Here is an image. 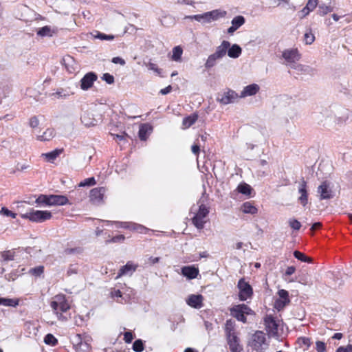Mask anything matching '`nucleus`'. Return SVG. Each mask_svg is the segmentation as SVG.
Instances as JSON below:
<instances>
[{"instance_id": "obj_1", "label": "nucleus", "mask_w": 352, "mask_h": 352, "mask_svg": "<svg viewBox=\"0 0 352 352\" xmlns=\"http://www.w3.org/2000/svg\"><path fill=\"white\" fill-rule=\"evenodd\" d=\"M227 14L226 10L217 9L210 12H206L201 14H195L194 20L201 23L203 25L210 23L220 19L224 18Z\"/></svg>"}, {"instance_id": "obj_2", "label": "nucleus", "mask_w": 352, "mask_h": 352, "mask_svg": "<svg viewBox=\"0 0 352 352\" xmlns=\"http://www.w3.org/2000/svg\"><path fill=\"white\" fill-rule=\"evenodd\" d=\"M250 345L258 352H264L269 346V340L263 331H257L252 336Z\"/></svg>"}, {"instance_id": "obj_3", "label": "nucleus", "mask_w": 352, "mask_h": 352, "mask_svg": "<svg viewBox=\"0 0 352 352\" xmlns=\"http://www.w3.org/2000/svg\"><path fill=\"white\" fill-rule=\"evenodd\" d=\"M52 215L47 210H36L31 208L28 212L21 214L23 219H28L32 222L42 223L50 219Z\"/></svg>"}, {"instance_id": "obj_4", "label": "nucleus", "mask_w": 352, "mask_h": 352, "mask_svg": "<svg viewBox=\"0 0 352 352\" xmlns=\"http://www.w3.org/2000/svg\"><path fill=\"white\" fill-rule=\"evenodd\" d=\"M284 64L291 68L301 58V54L297 48L286 49L282 52Z\"/></svg>"}, {"instance_id": "obj_5", "label": "nucleus", "mask_w": 352, "mask_h": 352, "mask_svg": "<svg viewBox=\"0 0 352 352\" xmlns=\"http://www.w3.org/2000/svg\"><path fill=\"white\" fill-rule=\"evenodd\" d=\"M50 305L55 313L56 314H59L60 315L63 312H66L70 308L65 296L63 294L55 296L51 302Z\"/></svg>"}, {"instance_id": "obj_6", "label": "nucleus", "mask_w": 352, "mask_h": 352, "mask_svg": "<svg viewBox=\"0 0 352 352\" xmlns=\"http://www.w3.org/2000/svg\"><path fill=\"white\" fill-rule=\"evenodd\" d=\"M280 322L281 320L278 318L272 315H267L264 318V324L268 334L272 336H277Z\"/></svg>"}, {"instance_id": "obj_7", "label": "nucleus", "mask_w": 352, "mask_h": 352, "mask_svg": "<svg viewBox=\"0 0 352 352\" xmlns=\"http://www.w3.org/2000/svg\"><path fill=\"white\" fill-rule=\"evenodd\" d=\"M251 314V309L245 304L237 305L230 309L231 316L236 318L239 321H241L244 323L246 322V317L245 315H249Z\"/></svg>"}, {"instance_id": "obj_8", "label": "nucleus", "mask_w": 352, "mask_h": 352, "mask_svg": "<svg viewBox=\"0 0 352 352\" xmlns=\"http://www.w3.org/2000/svg\"><path fill=\"white\" fill-rule=\"evenodd\" d=\"M209 210L208 208L201 204L199 206V211L192 219V223L197 229H202L206 223L205 218L207 217Z\"/></svg>"}, {"instance_id": "obj_9", "label": "nucleus", "mask_w": 352, "mask_h": 352, "mask_svg": "<svg viewBox=\"0 0 352 352\" xmlns=\"http://www.w3.org/2000/svg\"><path fill=\"white\" fill-rule=\"evenodd\" d=\"M237 287L239 289V297L241 300L244 301L252 297L253 294L252 288L243 278H241L239 280Z\"/></svg>"}, {"instance_id": "obj_10", "label": "nucleus", "mask_w": 352, "mask_h": 352, "mask_svg": "<svg viewBox=\"0 0 352 352\" xmlns=\"http://www.w3.org/2000/svg\"><path fill=\"white\" fill-rule=\"evenodd\" d=\"M240 96L236 92L232 89H228L222 94H220L217 100L223 104H228L234 102Z\"/></svg>"}, {"instance_id": "obj_11", "label": "nucleus", "mask_w": 352, "mask_h": 352, "mask_svg": "<svg viewBox=\"0 0 352 352\" xmlns=\"http://www.w3.org/2000/svg\"><path fill=\"white\" fill-rule=\"evenodd\" d=\"M106 192V188L104 187L95 188L90 191V200L95 204H102L103 201V197Z\"/></svg>"}, {"instance_id": "obj_12", "label": "nucleus", "mask_w": 352, "mask_h": 352, "mask_svg": "<svg viewBox=\"0 0 352 352\" xmlns=\"http://www.w3.org/2000/svg\"><path fill=\"white\" fill-rule=\"evenodd\" d=\"M204 297L201 294H191L186 300L187 305L195 309L203 307Z\"/></svg>"}, {"instance_id": "obj_13", "label": "nucleus", "mask_w": 352, "mask_h": 352, "mask_svg": "<svg viewBox=\"0 0 352 352\" xmlns=\"http://www.w3.org/2000/svg\"><path fill=\"white\" fill-rule=\"evenodd\" d=\"M298 191L300 194L298 201L305 207L308 204V192L307 189V182L303 179L299 184Z\"/></svg>"}, {"instance_id": "obj_14", "label": "nucleus", "mask_w": 352, "mask_h": 352, "mask_svg": "<svg viewBox=\"0 0 352 352\" xmlns=\"http://www.w3.org/2000/svg\"><path fill=\"white\" fill-rule=\"evenodd\" d=\"M138 267V264H135L132 261H128L125 265L120 268L116 278L118 279L122 276H131L135 272Z\"/></svg>"}, {"instance_id": "obj_15", "label": "nucleus", "mask_w": 352, "mask_h": 352, "mask_svg": "<svg viewBox=\"0 0 352 352\" xmlns=\"http://www.w3.org/2000/svg\"><path fill=\"white\" fill-rule=\"evenodd\" d=\"M96 80L97 76L94 72L87 73L80 80V88L83 90H87L92 87Z\"/></svg>"}, {"instance_id": "obj_16", "label": "nucleus", "mask_w": 352, "mask_h": 352, "mask_svg": "<svg viewBox=\"0 0 352 352\" xmlns=\"http://www.w3.org/2000/svg\"><path fill=\"white\" fill-rule=\"evenodd\" d=\"M226 336L230 351L232 352H241L242 348L239 344V340L236 333Z\"/></svg>"}, {"instance_id": "obj_17", "label": "nucleus", "mask_w": 352, "mask_h": 352, "mask_svg": "<svg viewBox=\"0 0 352 352\" xmlns=\"http://www.w3.org/2000/svg\"><path fill=\"white\" fill-rule=\"evenodd\" d=\"M318 193L320 195V199H328L332 197L331 190L327 182H322L318 187Z\"/></svg>"}, {"instance_id": "obj_18", "label": "nucleus", "mask_w": 352, "mask_h": 352, "mask_svg": "<svg viewBox=\"0 0 352 352\" xmlns=\"http://www.w3.org/2000/svg\"><path fill=\"white\" fill-rule=\"evenodd\" d=\"M260 89L257 84H251L243 88L240 94V98H243L256 95Z\"/></svg>"}, {"instance_id": "obj_19", "label": "nucleus", "mask_w": 352, "mask_h": 352, "mask_svg": "<svg viewBox=\"0 0 352 352\" xmlns=\"http://www.w3.org/2000/svg\"><path fill=\"white\" fill-rule=\"evenodd\" d=\"M245 22V19L243 16H236L231 21V26L228 29V33L232 34Z\"/></svg>"}, {"instance_id": "obj_20", "label": "nucleus", "mask_w": 352, "mask_h": 352, "mask_svg": "<svg viewBox=\"0 0 352 352\" xmlns=\"http://www.w3.org/2000/svg\"><path fill=\"white\" fill-rule=\"evenodd\" d=\"M182 274L188 279H194L199 274V269L194 265L184 266L182 268Z\"/></svg>"}, {"instance_id": "obj_21", "label": "nucleus", "mask_w": 352, "mask_h": 352, "mask_svg": "<svg viewBox=\"0 0 352 352\" xmlns=\"http://www.w3.org/2000/svg\"><path fill=\"white\" fill-rule=\"evenodd\" d=\"M68 202L67 197L63 195H50L49 206H63Z\"/></svg>"}, {"instance_id": "obj_22", "label": "nucleus", "mask_w": 352, "mask_h": 352, "mask_svg": "<svg viewBox=\"0 0 352 352\" xmlns=\"http://www.w3.org/2000/svg\"><path fill=\"white\" fill-rule=\"evenodd\" d=\"M230 46V43L228 41H223L221 44L216 47L214 54L219 56L220 58H223L227 54V50Z\"/></svg>"}, {"instance_id": "obj_23", "label": "nucleus", "mask_w": 352, "mask_h": 352, "mask_svg": "<svg viewBox=\"0 0 352 352\" xmlns=\"http://www.w3.org/2000/svg\"><path fill=\"white\" fill-rule=\"evenodd\" d=\"M56 135V131L53 128L47 129L41 135H36V140L38 141H50Z\"/></svg>"}, {"instance_id": "obj_24", "label": "nucleus", "mask_w": 352, "mask_h": 352, "mask_svg": "<svg viewBox=\"0 0 352 352\" xmlns=\"http://www.w3.org/2000/svg\"><path fill=\"white\" fill-rule=\"evenodd\" d=\"M56 32V31L54 28L46 25L39 28L36 32V34L40 37H52Z\"/></svg>"}, {"instance_id": "obj_25", "label": "nucleus", "mask_w": 352, "mask_h": 352, "mask_svg": "<svg viewBox=\"0 0 352 352\" xmlns=\"http://www.w3.org/2000/svg\"><path fill=\"white\" fill-rule=\"evenodd\" d=\"M242 53L241 47L237 44L230 45L227 50L228 56L232 58H239Z\"/></svg>"}, {"instance_id": "obj_26", "label": "nucleus", "mask_w": 352, "mask_h": 352, "mask_svg": "<svg viewBox=\"0 0 352 352\" xmlns=\"http://www.w3.org/2000/svg\"><path fill=\"white\" fill-rule=\"evenodd\" d=\"M296 71L297 74H309L311 72V68L305 65H302L296 63L294 66L291 67Z\"/></svg>"}, {"instance_id": "obj_27", "label": "nucleus", "mask_w": 352, "mask_h": 352, "mask_svg": "<svg viewBox=\"0 0 352 352\" xmlns=\"http://www.w3.org/2000/svg\"><path fill=\"white\" fill-rule=\"evenodd\" d=\"M63 149H55L51 152L43 153V157L47 161L53 162L63 152Z\"/></svg>"}, {"instance_id": "obj_28", "label": "nucleus", "mask_w": 352, "mask_h": 352, "mask_svg": "<svg viewBox=\"0 0 352 352\" xmlns=\"http://www.w3.org/2000/svg\"><path fill=\"white\" fill-rule=\"evenodd\" d=\"M221 59V58H220L219 56L212 53L208 56V58L206 60L204 66L206 69H210L214 67L217 65V62Z\"/></svg>"}, {"instance_id": "obj_29", "label": "nucleus", "mask_w": 352, "mask_h": 352, "mask_svg": "<svg viewBox=\"0 0 352 352\" xmlns=\"http://www.w3.org/2000/svg\"><path fill=\"white\" fill-rule=\"evenodd\" d=\"M19 303V300L17 298H0V305L16 307Z\"/></svg>"}, {"instance_id": "obj_30", "label": "nucleus", "mask_w": 352, "mask_h": 352, "mask_svg": "<svg viewBox=\"0 0 352 352\" xmlns=\"http://www.w3.org/2000/svg\"><path fill=\"white\" fill-rule=\"evenodd\" d=\"M241 210L243 213L254 214L257 212L256 208L250 202L247 201L241 206Z\"/></svg>"}, {"instance_id": "obj_31", "label": "nucleus", "mask_w": 352, "mask_h": 352, "mask_svg": "<svg viewBox=\"0 0 352 352\" xmlns=\"http://www.w3.org/2000/svg\"><path fill=\"white\" fill-rule=\"evenodd\" d=\"M198 116L197 114H192L185 118L182 122L184 129H188L197 120Z\"/></svg>"}, {"instance_id": "obj_32", "label": "nucleus", "mask_w": 352, "mask_h": 352, "mask_svg": "<svg viewBox=\"0 0 352 352\" xmlns=\"http://www.w3.org/2000/svg\"><path fill=\"white\" fill-rule=\"evenodd\" d=\"M114 223L116 228H122L133 231H136V226H138V223L131 222L116 221Z\"/></svg>"}, {"instance_id": "obj_33", "label": "nucleus", "mask_w": 352, "mask_h": 352, "mask_svg": "<svg viewBox=\"0 0 352 352\" xmlns=\"http://www.w3.org/2000/svg\"><path fill=\"white\" fill-rule=\"evenodd\" d=\"M183 50L180 46H176L173 49L172 60L176 62L181 60Z\"/></svg>"}, {"instance_id": "obj_34", "label": "nucleus", "mask_w": 352, "mask_h": 352, "mask_svg": "<svg viewBox=\"0 0 352 352\" xmlns=\"http://www.w3.org/2000/svg\"><path fill=\"white\" fill-rule=\"evenodd\" d=\"M225 331L226 336L236 333L234 330V322L233 320H228L226 321L225 325Z\"/></svg>"}, {"instance_id": "obj_35", "label": "nucleus", "mask_w": 352, "mask_h": 352, "mask_svg": "<svg viewBox=\"0 0 352 352\" xmlns=\"http://www.w3.org/2000/svg\"><path fill=\"white\" fill-rule=\"evenodd\" d=\"M237 190L240 193L248 196L251 193L252 188L247 184H241L238 186Z\"/></svg>"}, {"instance_id": "obj_36", "label": "nucleus", "mask_w": 352, "mask_h": 352, "mask_svg": "<svg viewBox=\"0 0 352 352\" xmlns=\"http://www.w3.org/2000/svg\"><path fill=\"white\" fill-rule=\"evenodd\" d=\"M294 256H295L296 258H297L298 260H300L302 262H307V263L312 262L311 258L307 256L305 254H304L303 253H302L299 251H297V250L294 251Z\"/></svg>"}, {"instance_id": "obj_37", "label": "nucleus", "mask_w": 352, "mask_h": 352, "mask_svg": "<svg viewBox=\"0 0 352 352\" xmlns=\"http://www.w3.org/2000/svg\"><path fill=\"white\" fill-rule=\"evenodd\" d=\"M144 65L147 67L149 70L153 71L157 75L162 76V70L158 68L157 65L151 60L148 63H144Z\"/></svg>"}, {"instance_id": "obj_38", "label": "nucleus", "mask_w": 352, "mask_h": 352, "mask_svg": "<svg viewBox=\"0 0 352 352\" xmlns=\"http://www.w3.org/2000/svg\"><path fill=\"white\" fill-rule=\"evenodd\" d=\"M333 11V8L330 6H326L324 4L320 5L318 7V14L320 16H324L329 12Z\"/></svg>"}, {"instance_id": "obj_39", "label": "nucleus", "mask_w": 352, "mask_h": 352, "mask_svg": "<svg viewBox=\"0 0 352 352\" xmlns=\"http://www.w3.org/2000/svg\"><path fill=\"white\" fill-rule=\"evenodd\" d=\"M315 41V36L313 34L312 31L309 30V31L306 32L304 35V41L305 44L307 45H311Z\"/></svg>"}, {"instance_id": "obj_40", "label": "nucleus", "mask_w": 352, "mask_h": 352, "mask_svg": "<svg viewBox=\"0 0 352 352\" xmlns=\"http://www.w3.org/2000/svg\"><path fill=\"white\" fill-rule=\"evenodd\" d=\"M151 128L147 124H142L139 130V138L142 140L146 139V133Z\"/></svg>"}, {"instance_id": "obj_41", "label": "nucleus", "mask_w": 352, "mask_h": 352, "mask_svg": "<svg viewBox=\"0 0 352 352\" xmlns=\"http://www.w3.org/2000/svg\"><path fill=\"white\" fill-rule=\"evenodd\" d=\"M44 342L46 344H49L51 346H55L58 340L52 334H47L44 338Z\"/></svg>"}, {"instance_id": "obj_42", "label": "nucleus", "mask_w": 352, "mask_h": 352, "mask_svg": "<svg viewBox=\"0 0 352 352\" xmlns=\"http://www.w3.org/2000/svg\"><path fill=\"white\" fill-rule=\"evenodd\" d=\"M81 120H82V122L85 125V126H94L96 124V120H91L89 118H88V113H85L82 116H81Z\"/></svg>"}, {"instance_id": "obj_43", "label": "nucleus", "mask_w": 352, "mask_h": 352, "mask_svg": "<svg viewBox=\"0 0 352 352\" xmlns=\"http://www.w3.org/2000/svg\"><path fill=\"white\" fill-rule=\"evenodd\" d=\"M289 226L294 230H300L301 227V223L300 221H298L297 219L294 218H291L288 220Z\"/></svg>"}, {"instance_id": "obj_44", "label": "nucleus", "mask_w": 352, "mask_h": 352, "mask_svg": "<svg viewBox=\"0 0 352 352\" xmlns=\"http://www.w3.org/2000/svg\"><path fill=\"white\" fill-rule=\"evenodd\" d=\"M133 350L135 352H142L144 350V344L141 340H137L133 342Z\"/></svg>"}, {"instance_id": "obj_45", "label": "nucleus", "mask_w": 352, "mask_h": 352, "mask_svg": "<svg viewBox=\"0 0 352 352\" xmlns=\"http://www.w3.org/2000/svg\"><path fill=\"white\" fill-rule=\"evenodd\" d=\"M37 204H44L46 206H49L50 203V195H41L35 201Z\"/></svg>"}, {"instance_id": "obj_46", "label": "nucleus", "mask_w": 352, "mask_h": 352, "mask_svg": "<svg viewBox=\"0 0 352 352\" xmlns=\"http://www.w3.org/2000/svg\"><path fill=\"white\" fill-rule=\"evenodd\" d=\"M44 271L43 266H37L36 267L32 268L30 270V273L35 276H41Z\"/></svg>"}, {"instance_id": "obj_47", "label": "nucleus", "mask_w": 352, "mask_h": 352, "mask_svg": "<svg viewBox=\"0 0 352 352\" xmlns=\"http://www.w3.org/2000/svg\"><path fill=\"white\" fill-rule=\"evenodd\" d=\"M289 303V302H285V300H283V299L278 298L274 302V307L280 311L283 309Z\"/></svg>"}, {"instance_id": "obj_48", "label": "nucleus", "mask_w": 352, "mask_h": 352, "mask_svg": "<svg viewBox=\"0 0 352 352\" xmlns=\"http://www.w3.org/2000/svg\"><path fill=\"white\" fill-rule=\"evenodd\" d=\"M95 38L100 39V40H107V41H111L113 40L115 36L111 34H105L104 33L101 32H97L96 35L94 36Z\"/></svg>"}, {"instance_id": "obj_49", "label": "nucleus", "mask_w": 352, "mask_h": 352, "mask_svg": "<svg viewBox=\"0 0 352 352\" xmlns=\"http://www.w3.org/2000/svg\"><path fill=\"white\" fill-rule=\"evenodd\" d=\"M96 184V180L94 177H89L85 179L84 181L81 182L79 184V186H94Z\"/></svg>"}, {"instance_id": "obj_50", "label": "nucleus", "mask_w": 352, "mask_h": 352, "mask_svg": "<svg viewBox=\"0 0 352 352\" xmlns=\"http://www.w3.org/2000/svg\"><path fill=\"white\" fill-rule=\"evenodd\" d=\"M1 257L5 261H12L14 258V253L11 251H6L3 252Z\"/></svg>"}, {"instance_id": "obj_51", "label": "nucleus", "mask_w": 352, "mask_h": 352, "mask_svg": "<svg viewBox=\"0 0 352 352\" xmlns=\"http://www.w3.org/2000/svg\"><path fill=\"white\" fill-rule=\"evenodd\" d=\"M278 294L279 296V298L283 299V300H285V302H290L289 299V293L285 289H280L278 292Z\"/></svg>"}, {"instance_id": "obj_52", "label": "nucleus", "mask_w": 352, "mask_h": 352, "mask_svg": "<svg viewBox=\"0 0 352 352\" xmlns=\"http://www.w3.org/2000/svg\"><path fill=\"white\" fill-rule=\"evenodd\" d=\"M318 3V0H308L305 7L309 10L310 12H312L317 7Z\"/></svg>"}, {"instance_id": "obj_53", "label": "nucleus", "mask_w": 352, "mask_h": 352, "mask_svg": "<svg viewBox=\"0 0 352 352\" xmlns=\"http://www.w3.org/2000/svg\"><path fill=\"white\" fill-rule=\"evenodd\" d=\"M0 214L7 217H10L13 219H14L16 216V213L12 212V211L9 210L7 208L5 207H3L1 208V210H0Z\"/></svg>"}, {"instance_id": "obj_54", "label": "nucleus", "mask_w": 352, "mask_h": 352, "mask_svg": "<svg viewBox=\"0 0 352 352\" xmlns=\"http://www.w3.org/2000/svg\"><path fill=\"white\" fill-rule=\"evenodd\" d=\"M29 125L33 129L37 128L39 125V120L37 117H32L29 120Z\"/></svg>"}, {"instance_id": "obj_55", "label": "nucleus", "mask_w": 352, "mask_h": 352, "mask_svg": "<svg viewBox=\"0 0 352 352\" xmlns=\"http://www.w3.org/2000/svg\"><path fill=\"white\" fill-rule=\"evenodd\" d=\"M200 146H201L200 140L197 139V143H195L191 147V151H192V153L197 155L200 151Z\"/></svg>"}, {"instance_id": "obj_56", "label": "nucleus", "mask_w": 352, "mask_h": 352, "mask_svg": "<svg viewBox=\"0 0 352 352\" xmlns=\"http://www.w3.org/2000/svg\"><path fill=\"white\" fill-rule=\"evenodd\" d=\"M102 80H104L107 83L111 85L114 82V77L110 74L106 73L103 74Z\"/></svg>"}, {"instance_id": "obj_57", "label": "nucleus", "mask_w": 352, "mask_h": 352, "mask_svg": "<svg viewBox=\"0 0 352 352\" xmlns=\"http://www.w3.org/2000/svg\"><path fill=\"white\" fill-rule=\"evenodd\" d=\"M316 349L318 352H324L326 349L324 342L322 341H317L316 342Z\"/></svg>"}, {"instance_id": "obj_58", "label": "nucleus", "mask_w": 352, "mask_h": 352, "mask_svg": "<svg viewBox=\"0 0 352 352\" xmlns=\"http://www.w3.org/2000/svg\"><path fill=\"white\" fill-rule=\"evenodd\" d=\"M310 12H311L305 6L300 11L298 12V15L299 18L302 19L309 15Z\"/></svg>"}, {"instance_id": "obj_59", "label": "nucleus", "mask_w": 352, "mask_h": 352, "mask_svg": "<svg viewBox=\"0 0 352 352\" xmlns=\"http://www.w3.org/2000/svg\"><path fill=\"white\" fill-rule=\"evenodd\" d=\"M337 352H352V344H348L346 346H340L336 350Z\"/></svg>"}, {"instance_id": "obj_60", "label": "nucleus", "mask_w": 352, "mask_h": 352, "mask_svg": "<svg viewBox=\"0 0 352 352\" xmlns=\"http://www.w3.org/2000/svg\"><path fill=\"white\" fill-rule=\"evenodd\" d=\"M54 96H55L56 98H66L69 96L68 93H65L63 89L59 90L56 91V93L53 94Z\"/></svg>"}, {"instance_id": "obj_61", "label": "nucleus", "mask_w": 352, "mask_h": 352, "mask_svg": "<svg viewBox=\"0 0 352 352\" xmlns=\"http://www.w3.org/2000/svg\"><path fill=\"white\" fill-rule=\"evenodd\" d=\"M78 348L80 351H86L89 350V344L86 342H80L78 344Z\"/></svg>"}, {"instance_id": "obj_62", "label": "nucleus", "mask_w": 352, "mask_h": 352, "mask_svg": "<svg viewBox=\"0 0 352 352\" xmlns=\"http://www.w3.org/2000/svg\"><path fill=\"white\" fill-rule=\"evenodd\" d=\"M133 339V337L131 332L127 331V332L124 333V340L125 342L130 343V342H131Z\"/></svg>"}, {"instance_id": "obj_63", "label": "nucleus", "mask_w": 352, "mask_h": 352, "mask_svg": "<svg viewBox=\"0 0 352 352\" xmlns=\"http://www.w3.org/2000/svg\"><path fill=\"white\" fill-rule=\"evenodd\" d=\"M148 230V229L146 228V227L143 226L142 225L138 224V226H136L135 232L141 234H145Z\"/></svg>"}, {"instance_id": "obj_64", "label": "nucleus", "mask_w": 352, "mask_h": 352, "mask_svg": "<svg viewBox=\"0 0 352 352\" xmlns=\"http://www.w3.org/2000/svg\"><path fill=\"white\" fill-rule=\"evenodd\" d=\"M112 63H115V64H120L121 65H125V60L120 58V57H113L112 58Z\"/></svg>"}]
</instances>
